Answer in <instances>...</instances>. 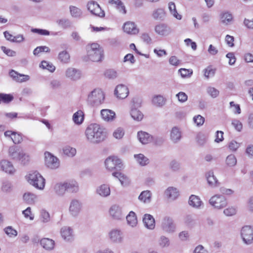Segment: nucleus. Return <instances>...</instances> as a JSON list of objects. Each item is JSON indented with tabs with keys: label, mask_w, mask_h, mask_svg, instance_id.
Returning a JSON list of instances; mask_svg holds the SVG:
<instances>
[{
	"label": "nucleus",
	"mask_w": 253,
	"mask_h": 253,
	"mask_svg": "<svg viewBox=\"0 0 253 253\" xmlns=\"http://www.w3.org/2000/svg\"><path fill=\"white\" fill-rule=\"evenodd\" d=\"M109 240L113 243L121 244L124 241V234L120 229H113L108 233Z\"/></svg>",
	"instance_id": "obj_9"
},
{
	"label": "nucleus",
	"mask_w": 253,
	"mask_h": 253,
	"mask_svg": "<svg viewBox=\"0 0 253 253\" xmlns=\"http://www.w3.org/2000/svg\"><path fill=\"white\" fill-rule=\"evenodd\" d=\"M205 77L208 79L213 77L215 73V69L209 66L204 70Z\"/></svg>",
	"instance_id": "obj_53"
},
{
	"label": "nucleus",
	"mask_w": 253,
	"mask_h": 253,
	"mask_svg": "<svg viewBox=\"0 0 253 253\" xmlns=\"http://www.w3.org/2000/svg\"><path fill=\"white\" fill-rule=\"evenodd\" d=\"M62 150L64 155L71 158L74 157L77 153V150L75 148L68 145L64 146L62 149Z\"/></svg>",
	"instance_id": "obj_46"
},
{
	"label": "nucleus",
	"mask_w": 253,
	"mask_h": 253,
	"mask_svg": "<svg viewBox=\"0 0 253 253\" xmlns=\"http://www.w3.org/2000/svg\"><path fill=\"white\" fill-rule=\"evenodd\" d=\"M124 32L128 35H136L139 32V29L136 24L132 21H127L124 24L123 27Z\"/></svg>",
	"instance_id": "obj_19"
},
{
	"label": "nucleus",
	"mask_w": 253,
	"mask_h": 253,
	"mask_svg": "<svg viewBox=\"0 0 253 253\" xmlns=\"http://www.w3.org/2000/svg\"><path fill=\"white\" fill-rule=\"evenodd\" d=\"M45 164L47 167L54 169L59 168L60 166L59 160L55 156L48 152L44 153Z\"/></svg>",
	"instance_id": "obj_11"
},
{
	"label": "nucleus",
	"mask_w": 253,
	"mask_h": 253,
	"mask_svg": "<svg viewBox=\"0 0 253 253\" xmlns=\"http://www.w3.org/2000/svg\"><path fill=\"white\" fill-rule=\"evenodd\" d=\"M8 155L14 161L23 165H28L32 160L31 155L28 152L16 146H11L8 149Z\"/></svg>",
	"instance_id": "obj_2"
},
{
	"label": "nucleus",
	"mask_w": 253,
	"mask_h": 253,
	"mask_svg": "<svg viewBox=\"0 0 253 253\" xmlns=\"http://www.w3.org/2000/svg\"><path fill=\"white\" fill-rule=\"evenodd\" d=\"M143 222L147 228L150 230L154 229L155 227V219L151 215L145 214L143 218Z\"/></svg>",
	"instance_id": "obj_30"
},
{
	"label": "nucleus",
	"mask_w": 253,
	"mask_h": 253,
	"mask_svg": "<svg viewBox=\"0 0 253 253\" xmlns=\"http://www.w3.org/2000/svg\"><path fill=\"white\" fill-rule=\"evenodd\" d=\"M134 158L137 164L141 166H145L149 163V159L143 154H135Z\"/></svg>",
	"instance_id": "obj_39"
},
{
	"label": "nucleus",
	"mask_w": 253,
	"mask_h": 253,
	"mask_svg": "<svg viewBox=\"0 0 253 253\" xmlns=\"http://www.w3.org/2000/svg\"><path fill=\"white\" fill-rule=\"evenodd\" d=\"M137 138L139 141L143 144H146L152 141L153 137L148 133L140 131L137 132Z\"/></svg>",
	"instance_id": "obj_28"
},
{
	"label": "nucleus",
	"mask_w": 253,
	"mask_h": 253,
	"mask_svg": "<svg viewBox=\"0 0 253 253\" xmlns=\"http://www.w3.org/2000/svg\"><path fill=\"white\" fill-rule=\"evenodd\" d=\"M24 201L29 205H34L37 200V196L31 192H26L23 195Z\"/></svg>",
	"instance_id": "obj_33"
},
{
	"label": "nucleus",
	"mask_w": 253,
	"mask_h": 253,
	"mask_svg": "<svg viewBox=\"0 0 253 253\" xmlns=\"http://www.w3.org/2000/svg\"><path fill=\"white\" fill-rule=\"evenodd\" d=\"M168 8L169 13L174 18L178 20H181L182 18V15L179 14L176 10V5L174 2L170 1L168 3Z\"/></svg>",
	"instance_id": "obj_43"
},
{
	"label": "nucleus",
	"mask_w": 253,
	"mask_h": 253,
	"mask_svg": "<svg viewBox=\"0 0 253 253\" xmlns=\"http://www.w3.org/2000/svg\"><path fill=\"white\" fill-rule=\"evenodd\" d=\"M5 233L10 237H16L17 235V231L11 226H8L4 229Z\"/></svg>",
	"instance_id": "obj_58"
},
{
	"label": "nucleus",
	"mask_w": 253,
	"mask_h": 253,
	"mask_svg": "<svg viewBox=\"0 0 253 253\" xmlns=\"http://www.w3.org/2000/svg\"><path fill=\"white\" fill-rule=\"evenodd\" d=\"M166 197L171 201L175 200L179 196V191L175 187H169L164 193Z\"/></svg>",
	"instance_id": "obj_26"
},
{
	"label": "nucleus",
	"mask_w": 253,
	"mask_h": 253,
	"mask_svg": "<svg viewBox=\"0 0 253 253\" xmlns=\"http://www.w3.org/2000/svg\"><path fill=\"white\" fill-rule=\"evenodd\" d=\"M209 203L213 209L217 210L225 208L228 204L226 198L221 194H215L211 196Z\"/></svg>",
	"instance_id": "obj_6"
},
{
	"label": "nucleus",
	"mask_w": 253,
	"mask_h": 253,
	"mask_svg": "<svg viewBox=\"0 0 253 253\" xmlns=\"http://www.w3.org/2000/svg\"><path fill=\"white\" fill-rule=\"evenodd\" d=\"M70 11L71 15L75 18L80 17L82 14V10L75 6H70Z\"/></svg>",
	"instance_id": "obj_51"
},
{
	"label": "nucleus",
	"mask_w": 253,
	"mask_h": 253,
	"mask_svg": "<svg viewBox=\"0 0 253 253\" xmlns=\"http://www.w3.org/2000/svg\"><path fill=\"white\" fill-rule=\"evenodd\" d=\"M13 97L10 94L0 93V101L4 103H9L11 101Z\"/></svg>",
	"instance_id": "obj_63"
},
{
	"label": "nucleus",
	"mask_w": 253,
	"mask_h": 253,
	"mask_svg": "<svg viewBox=\"0 0 253 253\" xmlns=\"http://www.w3.org/2000/svg\"><path fill=\"white\" fill-rule=\"evenodd\" d=\"M158 244L161 248H168L170 245V241L168 237L162 235L158 240Z\"/></svg>",
	"instance_id": "obj_47"
},
{
	"label": "nucleus",
	"mask_w": 253,
	"mask_h": 253,
	"mask_svg": "<svg viewBox=\"0 0 253 253\" xmlns=\"http://www.w3.org/2000/svg\"><path fill=\"white\" fill-rule=\"evenodd\" d=\"M50 48L46 46H40L36 47L33 51V54L35 55H38L42 52H49Z\"/></svg>",
	"instance_id": "obj_56"
},
{
	"label": "nucleus",
	"mask_w": 253,
	"mask_h": 253,
	"mask_svg": "<svg viewBox=\"0 0 253 253\" xmlns=\"http://www.w3.org/2000/svg\"><path fill=\"white\" fill-rule=\"evenodd\" d=\"M102 119L107 122L113 121L116 118L115 113L109 109H102L100 112Z\"/></svg>",
	"instance_id": "obj_27"
},
{
	"label": "nucleus",
	"mask_w": 253,
	"mask_h": 253,
	"mask_svg": "<svg viewBox=\"0 0 253 253\" xmlns=\"http://www.w3.org/2000/svg\"><path fill=\"white\" fill-rule=\"evenodd\" d=\"M58 25L62 27L64 29H66L71 26V23L70 21L68 19H60L57 21Z\"/></svg>",
	"instance_id": "obj_60"
},
{
	"label": "nucleus",
	"mask_w": 253,
	"mask_h": 253,
	"mask_svg": "<svg viewBox=\"0 0 253 253\" xmlns=\"http://www.w3.org/2000/svg\"><path fill=\"white\" fill-rule=\"evenodd\" d=\"M207 91L208 94L213 98L217 97L219 94V91L218 89L211 86H209L207 89Z\"/></svg>",
	"instance_id": "obj_54"
},
{
	"label": "nucleus",
	"mask_w": 253,
	"mask_h": 253,
	"mask_svg": "<svg viewBox=\"0 0 253 253\" xmlns=\"http://www.w3.org/2000/svg\"><path fill=\"white\" fill-rule=\"evenodd\" d=\"M170 137L171 140L174 143L179 141L181 137V133L179 129L176 127H173L170 131Z\"/></svg>",
	"instance_id": "obj_40"
},
{
	"label": "nucleus",
	"mask_w": 253,
	"mask_h": 253,
	"mask_svg": "<svg viewBox=\"0 0 253 253\" xmlns=\"http://www.w3.org/2000/svg\"><path fill=\"white\" fill-rule=\"evenodd\" d=\"M84 134L86 141L93 144L103 141L106 137L105 129L97 124L89 125L86 127Z\"/></svg>",
	"instance_id": "obj_1"
},
{
	"label": "nucleus",
	"mask_w": 253,
	"mask_h": 253,
	"mask_svg": "<svg viewBox=\"0 0 253 253\" xmlns=\"http://www.w3.org/2000/svg\"><path fill=\"white\" fill-rule=\"evenodd\" d=\"M237 209L235 206H229L224 209L223 214L226 216H231L235 215L237 213Z\"/></svg>",
	"instance_id": "obj_50"
},
{
	"label": "nucleus",
	"mask_w": 253,
	"mask_h": 253,
	"mask_svg": "<svg viewBox=\"0 0 253 253\" xmlns=\"http://www.w3.org/2000/svg\"><path fill=\"white\" fill-rule=\"evenodd\" d=\"M96 193L102 198L109 197L111 194L110 185L108 184H102L96 189Z\"/></svg>",
	"instance_id": "obj_23"
},
{
	"label": "nucleus",
	"mask_w": 253,
	"mask_h": 253,
	"mask_svg": "<svg viewBox=\"0 0 253 253\" xmlns=\"http://www.w3.org/2000/svg\"><path fill=\"white\" fill-rule=\"evenodd\" d=\"M155 33L162 37L169 36L171 33V28L166 23H160L156 25L154 28Z\"/></svg>",
	"instance_id": "obj_17"
},
{
	"label": "nucleus",
	"mask_w": 253,
	"mask_h": 253,
	"mask_svg": "<svg viewBox=\"0 0 253 253\" xmlns=\"http://www.w3.org/2000/svg\"><path fill=\"white\" fill-rule=\"evenodd\" d=\"M114 94L118 99H125L129 94L128 88L125 84H120L116 87Z\"/></svg>",
	"instance_id": "obj_18"
},
{
	"label": "nucleus",
	"mask_w": 253,
	"mask_h": 253,
	"mask_svg": "<svg viewBox=\"0 0 253 253\" xmlns=\"http://www.w3.org/2000/svg\"><path fill=\"white\" fill-rule=\"evenodd\" d=\"M152 195V192L150 190H145L140 193L138 199L143 203L148 204L151 201Z\"/></svg>",
	"instance_id": "obj_34"
},
{
	"label": "nucleus",
	"mask_w": 253,
	"mask_h": 253,
	"mask_svg": "<svg viewBox=\"0 0 253 253\" xmlns=\"http://www.w3.org/2000/svg\"><path fill=\"white\" fill-rule=\"evenodd\" d=\"M65 76L70 80L76 81L81 78L82 73L80 70L70 67L65 70Z\"/></svg>",
	"instance_id": "obj_16"
},
{
	"label": "nucleus",
	"mask_w": 253,
	"mask_h": 253,
	"mask_svg": "<svg viewBox=\"0 0 253 253\" xmlns=\"http://www.w3.org/2000/svg\"><path fill=\"white\" fill-rule=\"evenodd\" d=\"M40 244L45 250L51 251L54 248L55 242L52 239L44 238L41 240Z\"/></svg>",
	"instance_id": "obj_31"
},
{
	"label": "nucleus",
	"mask_w": 253,
	"mask_h": 253,
	"mask_svg": "<svg viewBox=\"0 0 253 253\" xmlns=\"http://www.w3.org/2000/svg\"><path fill=\"white\" fill-rule=\"evenodd\" d=\"M112 175L119 180L121 185L123 187L127 186L131 183L129 177L123 172H114L112 173Z\"/></svg>",
	"instance_id": "obj_24"
},
{
	"label": "nucleus",
	"mask_w": 253,
	"mask_h": 253,
	"mask_svg": "<svg viewBox=\"0 0 253 253\" xmlns=\"http://www.w3.org/2000/svg\"><path fill=\"white\" fill-rule=\"evenodd\" d=\"M152 16L155 20H163L166 17V12L163 8H158L153 11Z\"/></svg>",
	"instance_id": "obj_45"
},
{
	"label": "nucleus",
	"mask_w": 253,
	"mask_h": 253,
	"mask_svg": "<svg viewBox=\"0 0 253 253\" xmlns=\"http://www.w3.org/2000/svg\"><path fill=\"white\" fill-rule=\"evenodd\" d=\"M130 115L132 119L137 122L142 121L144 117L143 113L136 108H132L130 111Z\"/></svg>",
	"instance_id": "obj_44"
},
{
	"label": "nucleus",
	"mask_w": 253,
	"mask_h": 253,
	"mask_svg": "<svg viewBox=\"0 0 253 253\" xmlns=\"http://www.w3.org/2000/svg\"><path fill=\"white\" fill-rule=\"evenodd\" d=\"M109 3L116 6L117 9L122 14H126V10L124 3L121 0H109Z\"/></svg>",
	"instance_id": "obj_35"
},
{
	"label": "nucleus",
	"mask_w": 253,
	"mask_h": 253,
	"mask_svg": "<svg viewBox=\"0 0 253 253\" xmlns=\"http://www.w3.org/2000/svg\"><path fill=\"white\" fill-rule=\"evenodd\" d=\"M86 56L84 60L98 62L103 58V50L97 43H91L86 46Z\"/></svg>",
	"instance_id": "obj_3"
},
{
	"label": "nucleus",
	"mask_w": 253,
	"mask_h": 253,
	"mask_svg": "<svg viewBox=\"0 0 253 253\" xmlns=\"http://www.w3.org/2000/svg\"><path fill=\"white\" fill-rule=\"evenodd\" d=\"M176 97H177L178 101L181 103H184L188 99L187 95L185 92L182 91H180L176 94Z\"/></svg>",
	"instance_id": "obj_62"
},
{
	"label": "nucleus",
	"mask_w": 253,
	"mask_h": 253,
	"mask_svg": "<svg viewBox=\"0 0 253 253\" xmlns=\"http://www.w3.org/2000/svg\"><path fill=\"white\" fill-rule=\"evenodd\" d=\"M106 168L110 171L114 170L117 167L122 168L123 165L121 159L116 156H110L105 161Z\"/></svg>",
	"instance_id": "obj_12"
},
{
	"label": "nucleus",
	"mask_w": 253,
	"mask_h": 253,
	"mask_svg": "<svg viewBox=\"0 0 253 253\" xmlns=\"http://www.w3.org/2000/svg\"><path fill=\"white\" fill-rule=\"evenodd\" d=\"M60 235L62 238L66 242H72L75 239L73 229L69 226H63L60 229Z\"/></svg>",
	"instance_id": "obj_14"
},
{
	"label": "nucleus",
	"mask_w": 253,
	"mask_h": 253,
	"mask_svg": "<svg viewBox=\"0 0 253 253\" xmlns=\"http://www.w3.org/2000/svg\"><path fill=\"white\" fill-rule=\"evenodd\" d=\"M161 228L164 232L172 234L176 231V225L172 217L165 216L161 221Z\"/></svg>",
	"instance_id": "obj_7"
},
{
	"label": "nucleus",
	"mask_w": 253,
	"mask_h": 253,
	"mask_svg": "<svg viewBox=\"0 0 253 253\" xmlns=\"http://www.w3.org/2000/svg\"><path fill=\"white\" fill-rule=\"evenodd\" d=\"M105 97V94L101 89L95 88L88 94L87 102L92 106L97 107L104 103Z\"/></svg>",
	"instance_id": "obj_4"
},
{
	"label": "nucleus",
	"mask_w": 253,
	"mask_h": 253,
	"mask_svg": "<svg viewBox=\"0 0 253 253\" xmlns=\"http://www.w3.org/2000/svg\"><path fill=\"white\" fill-rule=\"evenodd\" d=\"M57 58L61 63L64 64H67L70 62V54L66 50L59 52Z\"/></svg>",
	"instance_id": "obj_38"
},
{
	"label": "nucleus",
	"mask_w": 253,
	"mask_h": 253,
	"mask_svg": "<svg viewBox=\"0 0 253 253\" xmlns=\"http://www.w3.org/2000/svg\"><path fill=\"white\" fill-rule=\"evenodd\" d=\"M26 179L30 185L40 190L44 189L45 179L38 171H31L26 176Z\"/></svg>",
	"instance_id": "obj_5"
},
{
	"label": "nucleus",
	"mask_w": 253,
	"mask_h": 253,
	"mask_svg": "<svg viewBox=\"0 0 253 253\" xmlns=\"http://www.w3.org/2000/svg\"><path fill=\"white\" fill-rule=\"evenodd\" d=\"M12 183L8 180L3 181L1 185V190L4 192H9L12 190Z\"/></svg>",
	"instance_id": "obj_52"
},
{
	"label": "nucleus",
	"mask_w": 253,
	"mask_h": 253,
	"mask_svg": "<svg viewBox=\"0 0 253 253\" xmlns=\"http://www.w3.org/2000/svg\"><path fill=\"white\" fill-rule=\"evenodd\" d=\"M189 205L193 208L200 210L204 207V203L198 196L191 195L188 199Z\"/></svg>",
	"instance_id": "obj_21"
},
{
	"label": "nucleus",
	"mask_w": 253,
	"mask_h": 253,
	"mask_svg": "<svg viewBox=\"0 0 253 253\" xmlns=\"http://www.w3.org/2000/svg\"><path fill=\"white\" fill-rule=\"evenodd\" d=\"M9 75L15 81L19 83L27 81L30 79L29 76L19 74L12 70L9 72Z\"/></svg>",
	"instance_id": "obj_29"
},
{
	"label": "nucleus",
	"mask_w": 253,
	"mask_h": 253,
	"mask_svg": "<svg viewBox=\"0 0 253 253\" xmlns=\"http://www.w3.org/2000/svg\"><path fill=\"white\" fill-rule=\"evenodd\" d=\"M193 120L194 123L197 126H201L204 123L205 118L203 117H202V116H201L200 115H198L195 116L193 117Z\"/></svg>",
	"instance_id": "obj_61"
},
{
	"label": "nucleus",
	"mask_w": 253,
	"mask_h": 253,
	"mask_svg": "<svg viewBox=\"0 0 253 253\" xmlns=\"http://www.w3.org/2000/svg\"><path fill=\"white\" fill-rule=\"evenodd\" d=\"M104 76L109 79H114L117 77V72L114 70L110 69L105 71Z\"/></svg>",
	"instance_id": "obj_59"
},
{
	"label": "nucleus",
	"mask_w": 253,
	"mask_h": 253,
	"mask_svg": "<svg viewBox=\"0 0 253 253\" xmlns=\"http://www.w3.org/2000/svg\"><path fill=\"white\" fill-rule=\"evenodd\" d=\"M83 208L82 202L76 199H72L69 204V212L71 216L74 217H78L80 214Z\"/></svg>",
	"instance_id": "obj_8"
},
{
	"label": "nucleus",
	"mask_w": 253,
	"mask_h": 253,
	"mask_svg": "<svg viewBox=\"0 0 253 253\" xmlns=\"http://www.w3.org/2000/svg\"><path fill=\"white\" fill-rule=\"evenodd\" d=\"M109 212L110 215L115 220H120L124 217L122 209L118 205H112Z\"/></svg>",
	"instance_id": "obj_20"
},
{
	"label": "nucleus",
	"mask_w": 253,
	"mask_h": 253,
	"mask_svg": "<svg viewBox=\"0 0 253 253\" xmlns=\"http://www.w3.org/2000/svg\"><path fill=\"white\" fill-rule=\"evenodd\" d=\"M72 120L74 123L78 125H81L84 120V113L82 110H78L73 115Z\"/></svg>",
	"instance_id": "obj_41"
},
{
	"label": "nucleus",
	"mask_w": 253,
	"mask_h": 253,
	"mask_svg": "<svg viewBox=\"0 0 253 253\" xmlns=\"http://www.w3.org/2000/svg\"><path fill=\"white\" fill-rule=\"evenodd\" d=\"M232 125L238 131H241L242 129L243 125L242 123L237 119H234L232 120Z\"/></svg>",
	"instance_id": "obj_64"
},
{
	"label": "nucleus",
	"mask_w": 253,
	"mask_h": 253,
	"mask_svg": "<svg viewBox=\"0 0 253 253\" xmlns=\"http://www.w3.org/2000/svg\"><path fill=\"white\" fill-rule=\"evenodd\" d=\"M0 170L9 175H14L16 169L11 162L7 160H2L0 161Z\"/></svg>",
	"instance_id": "obj_15"
},
{
	"label": "nucleus",
	"mask_w": 253,
	"mask_h": 253,
	"mask_svg": "<svg viewBox=\"0 0 253 253\" xmlns=\"http://www.w3.org/2000/svg\"><path fill=\"white\" fill-rule=\"evenodd\" d=\"M241 235L246 244H251L253 243V227L250 226H244L241 230Z\"/></svg>",
	"instance_id": "obj_10"
},
{
	"label": "nucleus",
	"mask_w": 253,
	"mask_h": 253,
	"mask_svg": "<svg viewBox=\"0 0 253 253\" xmlns=\"http://www.w3.org/2000/svg\"><path fill=\"white\" fill-rule=\"evenodd\" d=\"M219 18L221 23L225 26L231 24L233 20L232 14L227 11L221 12L219 15Z\"/></svg>",
	"instance_id": "obj_25"
},
{
	"label": "nucleus",
	"mask_w": 253,
	"mask_h": 253,
	"mask_svg": "<svg viewBox=\"0 0 253 253\" xmlns=\"http://www.w3.org/2000/svg\"><path fill=\"white\" fill-rule=\"evenodd\" d=\"M40 67L50 72H53L55 70V67L52 63L44 60L42 61Z\"/></svg>",
	"instance_id": "obj_49"
},
{
	"label": "nucleus",
	"mask_w": 253,
	"mask_h": 253,
	"mask_svg": "<svg viewBox=\"0 0 253 253\" xmlns=\"http://www.w3.org/2000/svg\"><path fill=\"white\" fill-rule=\"evenodd\" d=\"M87 7L88 10L92 14L101 18L105 16L104 11L102 10L97 2L93 0L88 1L87 4Z\"/></svg>",
	"instance_id": "obj_13"
},
{
	"label": "nucleus",
	"mask_w": 253,
	"mask_h": 253,
	"mask_svg": "<svg viewBox=\"0 0 253 253\" xmlns=\"http://www.w3.org/2000/svg\"><path fill=\"white\" fill-rule=\"evenodd\" d=\"M66 188V191L76 193L79 191V184L76 181L72 180L65 182Z\"/></svg>",
	"instance_id": "obj_36"
},
{
	"label": "nucleus",
	"mask_w": 253,
	"mask_h": 253,
	"mask_svg": "<svg viewBox=\"0 0 253 253\" xmlns=\"http://www.w3.org/2000/svg\"><path fill=\"white\" fill-rule=\"evenodd\" d=\"M127 224L129 226L133 228L137 225V219L135 212L131 211L126 216Z\"/></svg>",
	"instance_id": "obj_37"
},
{
	"label": "nucleus",
	"mask_w": 253,
	"mask_h": 253,
	"mask_svg": "<svg viewBox=\"0 0 253 253\" xmlns=\"http://www.w3.org/2000/svg\"><path fill=\"white\" fill-rule=\"evenodd\" d=\"M152 102L153 105L161 107L165 104L166 99L161 95H155L152 98Z\"/></svg>",
	"instance_id": "obj_42"
},
{
	"label": "nucleus",
	"mask_w": 253,
	"mask_h": 253,
	"mask_svg": "<svg viewBox=\"0 0 253 253\" xmlns=\"http://www.w3.org/2000/svg\"><path fill=\"white\" fill-rule=\"evenodd\" d=\"M125 134L124 129L122 127H118L113 132V135L116 139H121Z\"/></svg>",
	"instance_id": "obj_57"
},
{
	"label": "nucleus",
	"mask_w": 253,
	"mask_h": 253,
	"mask_svg": "<svg viewBox=\"0 0 253 253\" xmlns=\"http://www.w3.org/2000/svg\"><path fill=\"white\" fill-rule=\"evenodd\" d=\"M240 143L234 140H232L228 144V148L232 152H235L240 147Z\"/></svg>",
	"instance_id": "obj_55"
},
{
	"label": "nucleus",
	"mask_w": 253,
	"mask_h": 253,
	"mask_svg": "<svg viewBox=\"0 0 253 253\" xmlns=\"http://www.w3.org/2000/svg\"><path fill=\"white\" fill-rule=\"evenodd\" d=\"M237 158L234 154H230L225 159V164L227 167H233L237 164Z\"/></svg>",
	"instance_id": "obj_48"
},
{
	"label": "nucleus",
	"mask_w": 253,
	"mask_h": 253,
	"mask_svg": "<svg viewBox=\"0 0 253 253\" xmlns=\"http://www.w3.org/2000/svg\"><path fill=\"white\" fill-rule=\"evenodd\" d=\"M205 177L209 186L211 188H216L219 186L220 182L214 174L212 170H210L206 173Z\"/></svg>",
	"instance_id": "obj_22"
},
{
	"label": "nucleus",
	"mask_w": 253,
	"mask_h": 253,
	"mask_svg": "<svg viewBox=\"0 0 253 253\" xmlns=\"http://www.w3.org/2000/svg\"><path fill=\"white\" fill-rule=\"evenodd\" d=\"M53 190L57 195L63 196L66 192L65 182L56 183L53 186Z\"/></svg>",
	"instance_id": "obj_32"
}]
</instances>
